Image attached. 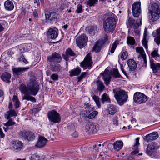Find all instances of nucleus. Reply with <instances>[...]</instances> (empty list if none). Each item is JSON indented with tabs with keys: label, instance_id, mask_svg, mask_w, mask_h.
<instances>
[{
	"label": "nucleus",
	"instance_id": "1",
	"mask_svg": "<svg viewBox=\"0 0 160 160\" xmlns=\"http://www.w3.org/2000/svg\"><path fill=\"white\" fill-rule=\"evenodd\" d=\"M27 87L24 84H22L19 86V90L22 93L24 94L22 96V99L30 101L32 102H36V100L35 98L30 96L32 95L35 96L38 93L39 88V85L37 83L35 78H31L30 79V82Z\"/></svg>",
	"mask_w": 160,
	"mask_h": 160
},
{
	"label": "nucleus",
	"instance_id": "2",
	"mask_svg": "<svg viewBox=\"0 0 160 160\" xmlns=\"http://www.w3.org/2000/svg\"><path fill=\"white\" fill-rule=\"evenodd\" d=\"M148 17L150 22H153L158 20L160 16V5L154 3L148 7Z\"/></svg>",
	"mask_w": 160,
	"mask_h": 160
},
{
	"label": "nucleus",
	"instance_id": "3",
	"mask_svg": "<svg viewBox=\"0 0 160 160\" xmlns=\"http://www.w3.org/2000/svg\"><path fill=\"white\" fill-rule=\"evenodd\" d=\"M115 17V15H111V17H108L105 20L103 23V27L104 30L106 32H111L115 29L116 25Z\"/></svg>",
	"mask_w": 160,
	"mask_h": 160
},
{
	"label": "nucleus",
	"instance_id": "4",
	"mask_svg": "<svg viewBox=\"0 0 160 160\" xmlns=\"http://www.w3.org/2000/svg\"><path fill=\"white\" fill-rule=\"evenodd\" d=\"M114 96L118 103L120 105L123 104L127 100L128 96L126 92L120 88L113 90Z\"/></svg>",
	"mask_w": 160,
	"mask_h": 160
},
{
	"label": "nucleus",
	"instance_id": "5",
	"mask_svg": "<svg viewBox=\"0 0 160 160\" xmlns=\"http://www.w3.org/2000/svg\"><path fill=\"white\" fill-rule=\"evenodd\" d=\"M47 116L50 122L55 123H58L61 122V118L60 114L55 110L48 111Z\"/></svg>",
	"mask_w": 160,
	"mask_h": 160
},
{
	"label": "nucleus",
	"instance_id": "6",
	"mask_svg": "<svg viewBox=\"0 0 160 160\" xmlns=\"http://www.w3.org/2000/svg\"><path fill=\"white\" fill-rule=\"evenodd\" d=\"M86 132L88 134L96 133L100 128L99 125L97 123H89L85 126Z\"/></svg>",
	"mask_w": 160,
	"mask_h": 160
},
{
	"label": "nucleus",
	"instance_id": "7",
	"mask_svg": "<svg viewBox=\"0 0 160 160\" xmlns=\"http://www.w3.org/2000/svg\"><path fill=\"white\" fill-rule=\"evenodd\" d=\"M147 100V97L142 93L137 92L134 94L133 100L136 103H144Z\"/></svg>",
	"mask_w": 160,
	"mask_h": 160
},
{
	"label": "nucleus",
	"instance_id": "8",
	"mask_svg": "<svg viewBox=\"0 0 160 160\" xmlns=\"http://www.w3.org/2000/svg\"><path fill=\"white\" fill-rule=\"evenodd\" d=\"M88 41V37L84 34H82L76 39V44L80 48H82L85 47L87 45Z\"/></svg>",
	"mask_w": 160,
	"mask_h": 160
},
{
	"label": "nucleus",
	"instance_id": "9",
	"mask_svg": "<svg viewBox=\"0 0 160 160\" xmlns=\"http://www.w3.org/2000/svg\"><path fill=\"white\" fill-rule=\"evenodd\" d=\"M47 62L48 63H59L62 60V58L59 53L56 52L52 53L47 57Z\"/></svg>",
	"mask_w": 160,
	"mask_h": 160
},
{
	"label": "nucleus",
	"instance_id": "10",
	"mask_svg": "<svg viewBox=\"0 0 160 160\" xmlns=\"http://www.w3.org/2000/svg\"><path fill=\"white\" fill-rule=\"evenodd\" d=\"M92 63L90 55L88 54L85 57L84 61L81 63L80 66L84 69L87 68L89 69L91 68Z\"/></svg>",
	"mask_w": 160,
	"mask_h": 160
},
{
	"label": "nucleus",
	"instance_id": "11",
	"mask_svg": "<svg viewBox=\"0 0 160 160\" xmlns=\"http://www.w3.org/2000/svg\"><path fill=\"white\" fill-rule=\"evenodd\" d=\"M159 147L157 144L153 142L151 144L148 145L146 150V152L148 155L151 156L156 152Z\"/></svg>",
	"mask_w": 160,
	"mask_h": 160
},
{
	"label": "nucleus",
	"instance_id": "12",
	"mask_svg": "<svg viewBox=\"0 0 160 160\" xmlns=\"http://www.w3.org/2000/svg\"><path fill=\"white\" fill-rule=\"evenodd\" d=\"M132 14L134 17H138L141 14V3L140 2H135L132 5Z\"/></svg>",
	"mask_w": 160,
	"mask_h": 160
},
{
	"label": "nucleus",
	"instance_id": "13",
	"mask_svg": "<svg viewBox=\"0 0 160 160\" xmlns=\"http://www.w3.org/2000/svg\"><path fill=\"white\" fill-rule=\"evenodd\" d=\"M23 146V143L21 141H13L12 144L11 149L14 152H18L21 150Z\"/></svg>",
	"mask_w": 160,
	"mask_h": 160
},
{
	"label": "nucleus",
	"instance_id": "14",
	"mask_svg": "<svg viewBox=\"0 0 160 160\" xmlns=\"http://www.w3.org/2000/svg\"><path fill=\"white\" fill-rule=\"evenodd\" d=\"M58 30L56 28H49L47 32L48 38L54 39L56 38L58 35Z\"/></svg>",
	"mask_w": 160,
	"mask_h": 160
},
{
	"label": "nucleus",
	"instance_id": "15",
	"mask_svg": "<svg viewBox=\"0 0 160 160\" xmlns=\"http://www.w3.org/2000/svg\"><path fill=\"white\" fill-rule=\"evenodd\" d=\"M45 15L46 19L47 20H49L51 22L55 21L59 18L58 13L54 12H52L51 13H45Z\"/></svg>",
	"mask_w": 160,
	"mask_h": 160
},
{
	"label": "nucleus",
	"instance_id": "16",
	"mask_svg": "<svg viewBox=\"0 0 160 160\" xmlns=\"http://www.w3.org/2000/svg\"><path fill=\"white\" fill-rule=\"evenodd\" d=\"M129 26L134 29H138L141 24V21L140 20L135 21L134 19L129 17L128 20Z\"/></svg>",
	"mask_w": 160,
	"mask_h": 160
},
{
	"label": "nucleus",
	"instance_id": "17",
	"mask_svg": "<svg viewBox=\"0 0 160 160\" xmlns=\"http://www.w3.org/2000/svg\"><path fill=\"white\" fill-rule=\"evenodd\" d=\"M29 68V67L14 68L12 69V70L14 75L18 76L21 75L22 73L26 71Z\"/></svg>",
	"mask_w": 160,
	"mask_h": 160
},
{
	"label": "nucleus",
	"instance_id": "18",
	"mask_svg": "<svg viewBox=\"0 0 160 160\" xmlns=\"http://www.w3.org/2000/svg\"><path fill=\"white\" fill-rule=\"evenodd\" d=\"M85 108H87V109H88V120L89 119H92L94 118L98 114V112L96 111H92V110L93 108L88 104H85Z\"/></svg>",
	"mask_w": 160,
	"mask_h": 160
},
{
	"label": "nucleus",
	"instance_id": "19",
	"mask_svg": "<svg viewBox=\"0 0 160 160\" xmlns=\"http://www.w3.org/2000/svg\"><path fill=\"white\" fill-rule=\"evenodd\" d=\"M158 137V135L156 132L147 135L143 138V139L148 142L150 141L154 140L157 139Z\"/></svg>",
	"mask_w": 160,
	"mask_h": 160
},
{
	"label": "nucleus",
	"instance_id": "20",
	"mask_svg": "<svg viewBox=\"0 0 160 160\" xmlns=\"http://www.w3.org/2000/svg\"><path fill=\"white\" fill-rule=\"evenodd\" d=\"M62 57L64 59L67 61L70 57L76 56V54L70 48H68L66 51V54H62Z\"/></svg>",
	"mask_w": 160,
	"mask_h": 160
},
{
	"label": "nucleus",
	"instance_id": "21",
	"mask_svg": "<svg viewBox=\"0 0 160 160\" xmlns=\"http://www.w3.org/2000/svg\"><path fill=\"white\" fill-rule=\"evenodd\" d=\"M47 142V140L44 137L40 136L38 138V140L35 145L37 148H42L44 147Z\"/></svg>",
	"mask_w": 160,
	"mask_h": 160
},
{
	"label": "nucleus",
	"instance_id": "22",
	"mask_svg": "<svg viewBox=\"0 0 160 160\" xmlns=\"http://www.w3.org/2000/svg\"><path fill=\"white\" fill-rule=\"evenodd\" d=\"M136 50L137 52H139L140 53V55L142 57V59L143 61V64H145V66H146V64L147 63L146 60V55L144 54V51L142 47H137L136 48Z\"/></svg>",
	"mask_w": 160,
	"mask_h": 160
},
{
	"label": "nucleus",
	"instance_id": "23",
	"mask_svg": "<svg viewBox=\"0 0 160 160\" xmlns=\"http://www.w3.org/2000/svg\"><path fill=\"white\" fill-rule=\"evenodd\" d=\"M103 42H104L101 40H99L96 42L93 47V50L96 52H100L103 44Z\"/></svg>",
	"mask_w": 160,
	"mask_h": 160
},
{
	"label": "nucleus",
	"instance_id": "24",
	"mask_svg": "<svg viewBox=\"0 0 160 160\" xmlns=\"http://www.w3.org/2000/svg\"><path fill=\"white\" fill-rule=\"evenodd\" d=\"M152 34L154 37L157 36L154 38V41L158 45H159L160 44V28L154 31Z\"/></svg>",
	"mask_w": 160,
	"mask_h": 160
},
{
	"label": "nucleus",
	"instance_id": "25",
	"mask_svg": "<svg viewBox=\"0 0 160 160\" xmlns=\"http://www.w3.org/2000/svg\"><path fill=\"white\" fill-rule=\"evenodd\" d=\"M154 60L153 59L150 60V67L152 69L153 72L156 73L157 72L158 70L160 69V63H156L155 64L154 63Z\"/></svg>",
	"mask_w": 160,
	"mask_h": 160
},
{
	"label": "nucleus",
	"instance_id": "26",
	"mask_svg": "<svg viewBox=\"0 0 160 160\" xmlns=\"http://www.w3.org/2000/svg\"><path fill=\"white\" fill-rule=\"evenodd\" d=\"M129 70L134 71L137 68V63L135 61L132 59L128 60L127 62Z\"/></svg>",
	"mask_w": 160,
	"mask_h": 160
},
{
	"label": "nucleus",
	"instance_id": "27",
	"mask_svg": "<svg viewBox=\"0 0 160 160\" xmlns=\"http://www.w3.org/2000/svg\"><path fill=\"white\" fill-rule=\"evenodd\" d=\"M11 74L6 72H4L1 76V78L2 80L9 83L11 82Z\"/></svg>",
	"mask_w": 160,
	"mask_h": 160
},
{
	"label": "nucleus",
	"instance_id": "28",
	"mask_svg": "<svg viewBox=\"0 0 160 160\" xmlns=\"http://www.w3.org/2000/svg\"><path fill=\"white\" fill-rule=\"evenodd\" d=\"M102 78L105 82V84L108 85L109 84L111 80V77L110 75L108 73L104 72L102 74Z\"/></svg>",
	"mask_w": 160,
	"mask_h": 160
},
{
	"label": "nucleus",
	"instance_id": "29",
	"mask_svg": "<svg viewBox=\"0 0 160 160\" xmlns=\"http://www.w3.org/2000/svg\"><path fill=\"white\" fill-rule=\"evenodd\" d=\"M17 114L16 111L14 109H10L5 114V118L6 119H8L11 117L16 116Z\"/></svg>",
	"mask_w": 160,
	"mask_h": 160
},
{
	"label": "nucleus",
	"instance_id": "30",
	"mask_svg": "<svg viewBox=\"0 0 160 160\" xmlns=\"http://www.w3.org/2000/svg\"><path fill=\"white\" fill-rule=\"evenodd\" d=\"M4 5L5 9L7 10H12L14 7L13 2L10 0H7L5 1Z\"/></svg>",
	"mask_w": 160,
	"mask_h": 160
},
{
	"label": "nucleus",
	"instance_id": "31",
	"mask_svg": "<svg viewBox=\"0 0 160 160\" xmlns=\"http://www.w3.org/2000/svg\"><path fill=\"white\" fill-rule=\"evenodd\" d=\"M81 71V70L79 67H77L76 68L72 69L69 71V76L70 77L76 76L79 74Z\"/></svg>",
	"mask_w": 160,
	"mask_h": 160
},
{
	"label": "nucleus",
	"instance_id": "32",
	"mask_svg": "<svg viewBox=\"0 0 160 160\" xmlns=\"http://www.w3.org/2000/svg\"><path fill=\"white\" fill-rule=\"evenodd\" d=\"M98 27L96 25L92 26L87 27L88 33L92 35H93L97 31Z\"/></svg>",
	"mask_w": 160,
	"mask_h": 160
},
{
	"label": "nucleus",
	"instance_id": "33",
	"mask_svg": "<svg viewBox=\"0 0 160 160\" xmlns=\"http://www.w3.org/2000/svg\"><path fill=\"white\" fill-rule=\"evenodd\" d=\"M85 110L81 112L80 114V117L82 119L88 121V109H87V108H85Z\"/></svg>",
	"mask_w": 160,
	"mask_h": 160
},
{
	"label": "nucleus",
	"instance_id": "34",
	"mask_svg": "<svg viewBox=\"0 0 160 160\" xmlns=\"http://www.w3.org/2000/svg\"><path fill=\"white\" fill-rule=\"evenodd\" d=\"M123 146V142L121 141H117L114 143V148L116 151L120 150Z\"/></svg>",
	"mask_w": 160,
	"mask_h": 160
},
{
	"label": "nucleus",
	"instance_id": "35",
	"mask_svg": "<svg viewBox=\"0 0 160 160\" xmlns=\"http://www.w3.org/2000/svg\"><path fill=\"white\" fill-rule=\"evenodd\" d=\"M26 136L27 137L26 138L25 140H27L28 141H32L35 138L34 133L29 131L28 132Z\"/></svg>",
	"mask_w": 160,
	"mask_h": 160
},
{
	"label": "nucleus",
	"instance_id": "36",
	"mask_svg": "<svg viewBox=\"0 0 160 160\" xmlns=\"http://www.w3.org/2000/svg\"><path fill=\"white\" fill-rule=\"evenodd\" d=\"M96 84L97 89L98 91H102L104 90L105 86L101 81L98 80L96 82Z\"/></svg>",
	"mask_w": 160,
	"mask_h": 160
},
{
	"label": "nucleus",
	"instance_id": "37",
	"mask_svg": "<svg viewBox=\"0 0 160 160\" xmlns=\"http://www.w3.org/2000/svg\"><path fill=\"white\" fill-rule=\"evenodd\" d=\"M51 69L53 72H58L61 70V66L59 64H55L54 65H50Z\"/></svg>",
	"mask_w": 160,
	"mask_h": 160
},
{
	"label": "nucleus",
	"instance_id": "38",
	"mask_svg": "<svg viewBox=\"0 0 160 160\" xmlns=\"http://www.w3.org/2000/svg\"><path fill=\"white\" fill-rule=\"evenodd\" d=\"M107 110L109 114L113 115L116 112V109L112 105H110L108 107Z\"/></svg>",
	"mask_w": 160,
	"mask_h": 160
},
{
	"label": "nucleus",
	"instance_id": "39",
	"mask_svg": "<svg viewBox=\"0 0 160 160\" xmlns=\"http://www.w3.org/2000/svg\"><path fill=\"white\" fill-rule=\"evenodd\" d=\"M12 101L14 103V105L16 108H17L19 107L20 102L18 98V97L15 95L13 96Z\"/></svg>",
	"mask_w": 160,
	"mask_h": 160
},
{
	"label": "nucleus",
	"instance_id": "40",
	"mask_svg": "<svg viewBox=\"0 0 160 160\" xmlns=\"http://www.w3.org/2000/svg\"><path fill=\"white\" fill-rule=\"evenodd\" d=\"M28 131L25 130L20 131L18 132L19 136L20 138H23L24 140H25L26 138L27 137V134Z\"/></svg>",
	"mask_w": 160,
	"mask_h": 160
},
{
	"label": "nucleus",
	"instance_id": "41",
	"mask_svg": "<svg viewBox=\"0 0 160 160\" xmlns=\"http://www.w3.org/2000/svg\"><path fill=\"white\" fill-rule=\"evenodd\" d=\"M101 100L103 103L105 102H110V99L106 93H104L102 95Z\"/></svg>",
	"mask_w": 160,
	"mask_h": 160
},
{
	"label": "nucleus",
	"instance_id": "42",
	"mask_svg": "<svg viewBox=\"0 0 160 160\" xmlns=\"http://www.w3.org/2000/svg\"><path fill=\"white\" fill-rule=\"evenodd\" d=\"M146 37L147 35L146 34L145 31L144 34V38L142 41V43L143 46L147 49L148 48V46L147 45L148 42L147 41Z\"/></svg>",
	"mask_w": 160,
	"mask_h": 160
},
{
	"label": "nucleus",
	"instance_id": "43",
	"mask_svg": "<svg viewBox=\"0 0 160 160\" xmlns=\"http://www.w3.org/2000/svg\"><path fill=\"white\" fill-rule=\"evenodd\" d=\"M135 43V41L132 37H128L127 38V43L130 45H133Z\"/></svg>",
	"mask_w": 160,
	"mask_h": 160
},
{
	"label": "nucleus",
	"instance_id": "44",
	"mask_svg": "<svg viewBox=\"0 0 160 160\" xmlns=\"http://www.w3.org/2000/svg\"><path fill=\"white\" fill-rule=\"evenodd\" d=\"M98 2V0H87L86 4L89 7L94 6Z\"/></svg>",
	"mask_w": 160,
	"mask_h": 160
},
{
	"label": "nucleus",
	"instance_id": "45",
	"mask_svg": "<svg viewBox=\"0 0 160 160\" xmlns=\"http://www.w3.org/2000/svg\"><path fill=\"white\" fill-rule=\"evenodd\" d=\"M8 119L9 120L7 122L3 124L4 126L8 127L12 125H14L15 124V122H13L12 118H9Z\"/></svg>",
	"mask_w": 160,
	"mask_h": 160
},
{
	"label": "nucleus",
	"instance_id": "46",
	"mask_svg": "<svg viewBox=\"0 0 160 160\" xmlns=\"http://www.w3.org/2000/svg\"><path fill=\"white\" fill-rule=\"evenodd\" d=\"M158 50H154L151 53L152 57L155 58V59H156L157 58H159L160 57V55L158 53Z\"/></svg>",
	"mask_w": 160,
	"mask_h": 160
},
{
	"label": "nucleus",
	"instance_id": "47",
	"mask_svg": "<svg viewBox=\"0 0 160 160\" xmlns=\"http://www.w3.org/2000/svg\"><path fill=\"white\" fill-rule=\"evenodd\" d=\"M118 43L116 41H115L112 44V47L111 49H109L110 52L112 53H113L114 52L116 48L117 45Z\"/></svg>",
	"mask_w": 160,
	"mask_h": 160
},
{
	"label": "nucleus",
	"instance_id": "48",
	"mask_svg": "<svg viewBox=\"0 0 160 160\" xmlns=\"http://www.w3.org/2000/svg\"><path fill=\"white\" fill-rule=\"evenodd\" d=\"M93 99L95 101L97 105L99 107L100 106V102L99 101V98L97 96L94 95L92 97Z\"/></svg>",
	"mask_w": 160,
	"mask_h": 160
},
{
	"label": "nucleus",
	"instance_id": "49",
	"mask_svg": "<svg viewBox=\"0 0 160 160\" xmlns=\"http://www.w3.org/2000/svg\"><path fill=\"white\" fill-rule=\"evenodd\" d=\"M113 75L115 78H118L121 77V75L117 69H115L113 70Z\"/></svg>",
	"mask_w": 160,
	"mask_h": 160
},
{
	"label": "nucleus",
	"instance_id": "50",
	"mask_svg": "<svg viewBox=\"0 0 160 160\" xmlns=\"http://www.w3.org/2000/svg\"><path fill=\"white\" fill-rule=\"evenodd\" d=\"M40 157L36 154L32 155L31 157L30 158V160H40Z\"/></svg>",
	"mask_w": 160,
	"mask_h": 160
},
{
	"label": "nucleus",
	"instance_id": "51",
	"mask_svg": "<svg viewBox=\"0 0 160 160\" xmlns=\"http://www.w3.org/2000/svg\"><path fill=\"white\" fill-rule=\"evenodd\" d=\"M82 5L79 4L77 6V9L76 10V12L78 13H80L82 12Z\"/></svg>",
	"mask_w": 160,
	"mask_h": 160
},
{
	"label": "nucleus",
	"instance_id": "52",
	"mask_svg": "<svg viewBox=\"0 0 160 160\" xmlns=\"http://www.w3.org/2000/svg\"><path fill=\"white\" fill-rule=\"evenodd\" d=\"M87 74V73L86 72H82L79 77L77 78L78 79V82H80L82 79L85 77Z\"/></svg>",
	"mask_w": 160,
	"mask_h": 160
},
{
	"label": "nucleus",
	"instance_id": "53",
	"mask_svg": "<svg viewBox=\"0 0 160 160\" xmlns=\"http://www.w3.org/2000/svg\"><path fill=\"white\" fill-rule=\"evenodd\" d=\"M18 59L19 61H22L25 64L28 63V62L27 61V60L24 57L23 55L21 56Z\"/></svg>",
	"mask_w": 160,
	"mask_h": 160
},
{
	"label": "nucleus",
	"instance_id": "54",
	"mask_svg": "<svg viewBox=\"0 0 160 160\" xmlns=\"http://www.w3.org/2000/svg\"><path fill=\"white\" fill-rule=\"evenodd\" d=\"M51 78L53 81H57L58 79V75L55 73L53 74L50 76Z\"/></svg>",
	"mask_w": 160,
	"mask_h": 160
},
{
	"label": "nucleus",
	"instance_id": "55",
	"mask_svg": "<svg viewBox=\"0 0 160 160\" xmlns=\"http://www.w3.org/2000/svg\"><path fill=\"white\" fill-rule=\"evenodd\" d=\"M128 57V53L127 52H123L122 53L121 55V58L122 60H123L125 59Z\"/></svg>",
	"mask_w": 160,
	"mask_h": 160
},
{
	"label": "nucleus",
	"instance_id": "56",
	"mask_svg": "<svg viewBox=\"0 0 160 160\" xmlns=\"http://www.w3.org/2000/svg\"><path fill=\"white\" fill-rule=\"evenodd\" d=\"M113 125L117 126L118 125V120L117 117H114L113 118Z\"/></svg>",
	"mask_w": 160,
	"mask_h": 160
},
{
	"label": "nucleus",
	"instance_id": "57",
	"mask_svg": "<svg viewBox=\"0 0 160 160\" xmlns=\"http://www.w3.org/2000/svg\"><path fill=\"white\" fill-rule=\"evenodd\" d=\"M139 138L138 137L136 139V143L133 146L134 147L137 148L139 145Z\"/></svg>",
	"mask_w": 160,
	"mask_h": 160
},
{
	"label": "nucleus",
	"instance_id": "58",
	"mask_svg": "<svg viewBox=\"0 0 160 160\" xmlns=\"http://www.w3.org/2000/svg\"><path fill=\"white\" fill-rule=\"evenodd\" d=\"M108 36L107 35H105L103 37V39L102 41L104 42L103 44L108 41Z\"/></svg>",
	"mask_w": 160,
	"mask_h": 160
},
{
	"label": "nucleus",
	"instance_id": "59",
	"mask_svg": "<svg viewBox=\"0 0 160 160\" xmlns=\"http://www.w3.org/2000/svg\"><path fill=\"white\" fill-rule=\"evenodd\" d=\"M71 135L74 138H77L78 136V133L76 131H74L73 133L71 134Z\"/></svg>",
	"mask_w": 160,
	"mask_h": 160
},
{
	"label": "nucleus",
	"instance_id": "60",
	"mask_svg": "<svg viewBox=\"0 0 160 160\" xmlns=\"http://www.w3.org/2000/svg\"><path fill=\"white\" fill-rule=\"evenodd\" d=\"M5 137V134L3 133L2 129H0V137L3 138Z\"/></svg>",
	"mask_w": 160,
	"mask_h": 160
},
{
	"label": "nucleus",
	"instance_id": "61",
	"mask_svg": "<svg viewBox=\"0 0 160 160\" xmlns=\"http://www.w3.org/2000/svg\"><path fill=\"white\" fill-rule=\"evenodd\" d=\"M13 108V105L12 104V102H10L9 103V105L8 106V108L10 109H12Z\"/></svg>",
	"mask_w": 160,
	"mask_h": 160
},
{
	"label": "nucleus",
	"instance_id": "62",
	"mask_svg": "<svg viewBox=\"0 0 160 160\" xmlns=\"http://www.w3.org/2000/svg\"><path fill=\"white\" fill-rule=\"evenodd\" d=\"M33 16L35 18H37L38 17V13L36 11L34 10L33 12Z\"/></svg>",
	"mask_w": 160,
	"mask_h": 160
},
{
	"label": "nucleus",
	"instance_id": "63",
	"mask_svg": "<svg viewBox=\"0 0 160 160\" xmlns=\"http://www.w3.org/2000/svg\"><path fill=\"white\" fill-rule=\"evenodd\" d=\"M121 70L122 71V72H123V74H124V75L126 76L127 77H128V75L126 73V72L125 71V70H124V69L122 67H121Z\"/></svg>",
	"mask_w": 160,
	"mask_h": 160
},
{
	"label": "nucleus",
	"instance_id": "64",
	"mask_svg": "<svg viewBox=\"0 0 160 160\" xmlns=\"http://www.w3.org/2000/svg\"><path fill=\"white\" fill-rule=\"evenodd\" d=\"M139 152L138 150L133 151L131 152V154L132 155H135L137 154Z\"/></svg>",
	"mask_w": 160,
	"mask_h": 160
}]
</instances>
